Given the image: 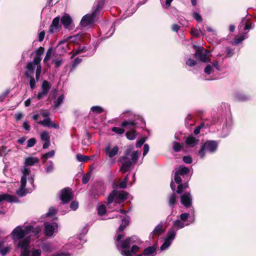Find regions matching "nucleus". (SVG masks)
I'll use <instances>...</instances> for the list:
<instances>
[{
    "label": "nucleus",
    "instance_id": "39",
    "mask_svg": "<svg viewBox=\"0 0 256 256\" xmlns=\"http://www.w3.org/2000/svg\"><path fill=\"white\" fill-rule=\"evenodd\" d=\"M106 212V208L104 205H100L98 208V213L100 216H102Z\"/></svg>",
    "mask_w": 256,
    "mask_h": 256
},
{
    "label": "nucleus",
    "instance_id": "8",
    "mask_svg": "<svg viewBox=\"0 0 256 256\" xmlns=\"http://www.w3.org/2000/svg\"><path fill=\"white\" fill-rule=\"evenodd\" d=\"M218 147V143L215 140H208L201 146L198 154L201 158L205 156L206 152L214 153L216 152Z\"/></svg>",
    "mask_w": 256,
    "mask_h": 256
},
{
    "label": "nucleus",
    "instance_id": "11",
    "mask_svg": "<svg viewBox=\"0 0 256 256\" xmlns=\"http://www.w3.org/2000/svg\"><path fill=\"white\" fill-rule=\"evenodd\" d=\"M36 68L32 67L30 64H28L26 65V70L24 73L26 77L29 80V83L32 90L36 88V82H38L36 78L34 77V70Z\"/></svg>",
    "mask_w": 256,
    "mask_h": 256
},
{
    "label": "nucleus",
    "instance_id": "33",
    "mask_svg": "<svg viewBox=\"0 0 256 256\" xmlns=\"http://www.w3.org/2000/svg\"><path fill=\"white\" fill-rule=\"evenodd\" d=\"M126 138L130 140H134L136 138V131L130 130L126 133Z\"/></svg>",
    "mask_w": 256,
    "mask_h": 256
},
{
    "label": "nucleus",
    "instance_id": "17",
    "mask_svg": "<svg viewBox=\"0 0 256 256\" xmlns=\"http://www.w3.org/2000/svg\"><path fill=\"white\" fill-rule=\"evenodd\" d=\"M6 200L8 202H18L17 198L14 196L4 194L0 195V206L3 204V201Z\"/></svg>",
    "mask_w": 256,
    "mask_h": 256
},
{
    "label": "nucleus",
    "instance_id": "28",
    "mask_svg": "<svg viewBox=\"0 0 256 256\" xmlns=\"http://www.w3.org/2000/svg\"><path fill=\"white\" fill-rule=\"evenodd\" d=\"M162 232V226L159 224L154 228L152 234L154 236H158Z\"/></svg>",
    "mask_w": 256,
    "mask_h": 256
},
{
    "label": "nucleus",
    "instance_id": "34",
    "mask_svg": "<svg viewBox=\"0 0 256 256\" xmlns=\"http://www.w3.org/2000/svg\"><path fill=\"white\" fill-rule=\"evenodd\" d=\"M40 139L43 141L50 140V136L48 132L46 131L42 132L40 134Z\"/></svg>",
    "mask_w": 256,
    "mask_h": 256
},
{
    "label": "nucleus",
    "instance_id": "21",
    "mask_svg": "<svg viewBox=\"0 0 256 256\" xmlns=\"http://www.w3.org/2000/svg\"><path fill=\"white\" fill-rule=\"evenodd\" d=\"M198 142V140L192 136H188L186 140V144L191 147H194L196 145Z\"/></svg>",
    "mask_w": 256,
    "mask_h": 256
},
{
    "label": "nucleus",
    "instance_id": "45",
    "mask_svg": "<svg viewBox=\"0 0 256 256\" xmlns=\"http://www.w3.org/2000/svg\"><path fill=\"white\" fill-rule=\"evenodd\" d=\"M86 48L85 46H82V48H80L78 50H76L72 54V56H71V58H72L74 56H76L77 54L81 53L84 52L86 51Z\"/></svg>",
    "mask_w": 256,
    "mask_h": 256
},
{
    "label": "nucleus",
    "instance_id": "44",
    "mask_svg": "<svg viewBox=\"0 0 256 256\" xmlns=\"http://www.w3.org/2000/svg\"><path fill=\"white\" fill-rule=\"evenodd\" d=\"M54 150H52L50 151V152H48L44 154L42 156V158L46 160L48 158H52V157L54 154Z\"/></svg>",
    "mask_w": 256,
    "mask_h": 256
},
{
    "label": "nucleus",
    "instance_id": "51",
    "mask_svg": "<svg viewBox=\"0 0 256 256\" xmlns=\"http://www.w3.org/2000/svg\"><path fill=\"white\" fill-rule=\"evenodd\" d=\"M146 138L144 137H143L140 139L136 144V146L137 148H140L142 146V145L144 144V142H146Z\"/></svg>",
    "mask_w": 256,
    "mask_h": 256
},
{
    "label": "nucleus",
    "instance_id": "60",
    "mask_svg": "<svg viewBox=\"0 0 256 256\" xmlns=\"http://www.w3.org/2000/svg\"><path fill=\"white\" fill-rule=\"evenodd\" d=\"M6 147L2 146L0 148V156H2L7 154Z\"/></svg>",
    "mask_w": 256,
    "mask_h": 256
},
{
    "label": "nucleus",
    "instance_id": "50",
    "mask_svg": "<svg viewBox=\"0 0 256 256\" xmlns=\"http://www.w3.org/2000/svg\"><path fill=\"white\" fill-rule=\"evenodd\" d=\"M90 174H87L84 175L82 178V182L83 184H86L88 182L89 180H90Z\"/></svg>",
    "mask_w": 256,
    "mask_h": 256
},
{
    "label": "nucleus",
    "instance_id": "16",
    "mask_svg": "<svg viewBox=\"0 0 256 256\" xmlns=\"http://www.w3.org/2000/svg\"><path fill=\"white\" fill-rule=\"evenodd\" d=\"M180 200L182 204L184 206L189 207L192 202V197L190 192H185L180 196Z\"/></svg>",
    "mask_w": 256,
    "mask_h": 256
},
{
    "label": "nucleus",
    "instance_id": "14",
    "mask_svg": "<svg viewBox=\"0 0 256 256\" xmlns=\"http://www.w3.org/2000/svg\"><path fill=\"white\" fill-rule=\"evenodd\" d=\"M72 198V193L69 188H65L61 191L60 198L63 204L68 202Z\"/></svg>",
    "mask_w": 256,
    "mask_h": 256
},
{
    "label": "nucleus",
    "instance_id": "53",
    "mask_svg": "<svg viewBox=\"0 0 256 256\" xmlns=\"http://www.w3.org/2000/svg\"><path fill=\"white\" fill-rule=\"evenodd\" d=\"M48 94V93L42 90L41 92H39L38 94H37V98L38 100H40L44 97H45Z\"/></svg>",
    "mask_w": 256,
    "mask_h": 256
},
{
    "label": "nucleus",
    "instance_id": "5",
    "mask_svg": "<svg viewBox=\"0 0 256 256\" xmlns=\"http://www.w3.org/2000/svg\"><path fill=\"white\" fill-rule=\"evenodd\" d=\"M30 236H26L24 240H20L17 244V247L20 248V256H40V249L31 248L30 246Z\"/></svg>",
    "mask_w": 256,
    "mask_h": 256
},
{
    "label": "nucleus",
    "instance_id": "25",
    "mask_svg": "<svg viewBox=\"0 0 256 256\" xmlns=\"http://www.w3.org/2000/svg\"><path fill=\"white\" fill-rule=\"evenodd\" d=\"M129 222L130 218L128 216H126L125 218H122V223L118 228V231L119 232L123 231L126 228V226L128 224Z\"/></svg>",
    "mask_w": 256,
    "mask_h": 256
},
{
    "label": "nucleus",
    "instance_id": "29",
    "mask_svg": "<svg viewBox=\"0 0 256 256\" xmlns=\"http://www.w3.org/2000/svg\"><path fill=\"white\" fill-rule=\"evenodd\" d=\"M247 38L248 36L246 34H243L240 36L235 38L232 41V44L235 45L238 44Z\"/></svg>",
    "mask_w": 256,
    "mask_h": 256
},
{
    "label": "nucleus",
    "instance_id": "20",
    "mask_svg": "<svg viewBox=\"0 0 256 256\" xmlns=\"http://www.w3.org/2000/svg\"><path fill=\"white\" fill-rule=\"evenodd\" d=\"M60 18L59 17H56L55 18L52 22V24L50 26V28H49V32L50 33H54V32H57L59 28H60Z\"/></svg>",
    "mask_w": 256,
    "mask_h": 256
},
{
    "label": "nucleus",
    "instance_id": "40",
    "mask_svg": "<svg viewBox=\"0 0 256 256\" xmlns=\"http://www.w3.org/2000/svg\"><path fill=\"white\" fill-rule=\"evenodd\" d=\"M128 180V174L124 178L123 180L120 182L119 187L121 188H124L126 186V183Z\"/></svg>",
    "mask_w": 256,
    "mask_h": 256
},
{
    "label": "nucleus",
    "instance_id": "48",
    "mask_svg": "<svg viewBox=\"0 0 256 256\" xmlns=\"http://www.w3.org/2000/svg\"><path fill=\"white\" fill-rule=\"evenodd\" d=\"M36 143V140L34 138L29 139L27 142V146L28 148L32 147Z\"/></svg>",
    "mask_w": 256,
    "mask_h": 256
},
{
    "label": "nucleus",
    "instance_id": "36",
    "mask_svg": "<svg viewBox=\"0 0 256 256\" xmlns=\"http://www.w3.org/2000/svg\"><path fill=\"white\" fill-rule=\"evenodd\" d=\"M52 50L51 48H50L48 51L46 52V55L45 56V58L44 60V62L46 63L48 61L52 58Z\"/></svg>",
    "mask_w": 256,
    "mask_h": 256
},
{
    "label": "nucleus",
    "instance_id": "61",
    "mask_svg": "<svg viewBox=\"0 0 256 256\" xmlns=\"http://www.w3.org/2000/svg\"><path fill=\"white\" fill-rule=\"evenodd\" d=\"M186 64L190 66H192L196 64V60L190 58L186 62Z\"/></svg>",
    "mask_w": 256,
    "mask_h": 256
},
{
    "label": "nucleus",
    "instance_id": "32",
    "mask_svg": "<svg viewBox=\"0 0 256 256\" xmlns=\"http://www.w3.org/2000/svg\"><path fill=\"white\" fill-rule=\"evenodd\" d=\"M136 124L137 123L134 121L124 120L122 123L121 126L122 127H128V128H130V126L136 125Z\"/></svg>",
    "mask_w": 256,
    "mask_h": 256
},
{
    "label": "nucleus",
    "instance_id": "58",
    "mask_svg": "<svg viewBox=\"0 0 256 256\" xmlns=\"http://www.w3.org/2000/svg\"><path fill=\"white\" fill-rule=\"evenodd\" d=\"M78 204L76 201H73L71 202L70 207L72 210H75L78 208Z\"/></svg>",
    "mask_w": 256,
    "mask_h": 256
},
{
    "label": "nucleus",
    "instance_id": "6",
    "mask_svg": "<svg viewBox=\"0 0 256 256\" xmlns=\"http://www.w3.org/2000/svg\"><path fill=\"white\" fill-rule=\"evenodd\" d=\"M22 172L23 176L21 178V186L20 188L16 191V194L20 196H23L26 194L24 188L26 186L27 178L32 185H33L34 182V176L30 174V170L29 168L24 166L22 169Z\"/></svg>",
    "mask_w": 256,
    "mask_h": 256
},
{
    "label": "nucleus",
    "instance_id": "63",
    "mask_svg": "<svg viewBox=\"0 0 256 256\" xmlns=\"http://www.w3.org/2000/svg\"><path fill=\"white\" fill-rule=\"evenodd\" d=\"M149 150V146L147 144H144V152H143V156H145Z\"/></svg>",
    "mask_w": 256,
    "mask_h": 256
},
{
    "label": "nucleus",
    "instance_id": "54",
    "mask_svg": "<svg viewBox=\"0 0 256 256\" xmlns=\"http://www.w3.org/2000/svg\"><path fill=\"white\" fill-rule=\"evenodd\" d=\"M212 66L210 64H208L204 69V72L208 74H212Z\"/></svg>",
    "mask_w": 256,
    "mask_h": 256
},
{
    "label": "nucleus",
    "instance_id": "43",
    "mask_svg": "<svg viewBox=\"0 0 256 256\" xmlns=\"http://www.w3.org/2000/svg\"><path fill=\"white\" fill-rule=\"evenodd\" d=\"M91 110L96 113L100 114L103 112V109L99 106H93L91 108Z\"/></svg>",
    "mask_w": 256,
    "mask_h": 256
},
{
    "label": "nucleus",
    "instance_id": "30",
    "mask_svg": "<svg viewBox=\"0 0 256 256\" xmlns=\"http://www.w3.org/2000/svg\"><path fill=\"white\" fill-rule=\"evenodd\" d=\"M50 84L46 80L43 81L42 84V90L46 92L48 94L49 92V90L50 88Z\"/></svg>",
    "mask_w": 256,
    "mask_h": 256
},
{
    "label": "nucleus",
    "instance_id": "52",
    "mask_svg": "<svg viewBox=\"0 0 256 256\" xmlns=\"http://www.w3.org/2000/svg\"><path fill=\"white\" fill-rule=\"evenodd\" d=\"M56 211L54 208H53V207L50 208L48 210V212L46 214V216H52L56 214Z\"/></svg>",
    "mask_w": 256,
    "mask_h": 256
},
{
    "label": "nucleus",
    "instance_id": "22",
    "mask_svg": "<svg viewBox=\"0 0 256 256\" xmlns=\"http://www.w3.org/2000/svg\"><path fill=\"white\" fill-rule=\"evenodd\" d=\"M39 161V160L36 157H28L26 158L24 162V164L26 166H34L36 164L38 163Z\"/></svg>",
    "mask_w": 256,
    "mask_h": 256
},
{
    "label": "nucleus",
    "instance_id": "7",
    "mask_svg": "<svg viewBox=\"0 0 256 256\" xmlns=\"http://www.w3.org/2000/svg\"><path fill=\"white\" fill-rule=\"evenodd\" d=\"M104 4V0H100L92 13L87 14L82 18L80 22L81 26L85 27L92 24L94 22L96 16L100 12V10L103 7Z\"/></svg>",
    "mask_w": 256,
    "mask_h": 256
},
{
    "label": "nucleus",
    "instance_id": "55",
    "mask_svg": "<svg viewBox=\"0 0 256 256\" xmlns=\"http://www.w3.org/2000/svg\"><path fill=\"white\" fill-rule=\"evenodd\" d=\"M180 174H178V173H176L174 174V180H175V182L178 184H182V178H181L180 177Z\"/></svg>",
    "mask_w": 256,
    "mask_h": 256
},
{
    "label": "nucleus",
    "instance_id": "47",
    "mask_svg": "<svg viewBox=\"0 0 256 256\" xmlns=\"http://www.w3.org/2000/svg\"><path fill=\"white\" fill-rule=\"evenodd\" d=\"M10 250V248L8 246L4 247L2 248H0V254L4 256L9 252Z\"/></svg>",
    "mask_w": 256,
    "mask_h": 256
},
{
    "label": "nucleus",
    "instance_id": "13",
    "mask_svg": "<svg viewBox=\"0 0 256 256\" xmlns=\"http://www.w3.org/2000/svg\"><path fill=\"white\" fill-rule=\"evenodd\" d=\"M58 224L55 222L50 223L46 222H44V233L47 236H52L54 232H58Z\"/></svg>",
    "mask_w": 256,
    "mask_h": 256
},
{
    "label": "nucleus",
    "instance_id": "15",
    "mask_svg": "<svg viewBox=\"0 0 256 256\" xmlns=\"http://www.w3.org/2000/svg\"><path fill=\"white\" fill-rule=\"evenodd\" d=\"M118 148L117 146L112 148L110 144H108L105 147L104 151L106 154L110 158H112L118 154Z\"/></svg>",
    "mask_w": 256,
    "mask_h": 256
},
{
    "label": "nucleus",
    "instance_id": "31",
    "mask_svg": "<svg viewBox=\"0 0 256 256\" xmlns=\"http://www.w3.org/2000/svg\"><path fill=\"white\" fill-rule=\"evenodd\" d=\"M176 202V196L174 194H172L169 197L168 204L170 207L174 208V205Z\"/></svg>",
    "mask_w": 256,
    "mask_h": 256
},
{
    "label": "nucleus",
    "instance_id": "1",
    "mask_svg": "<svg viewBox=\"0 0 256 256\" xmlns=\"http://www.w3.org/2000/svg\"><path fill=\"white\" fill-rule=\"evenodd\" d=\"M123 236H124L121 234H118L116 236V241L120 244V246L116 244L118 248L122 249L121 254L124 256H133V254L140 249V248L134 244H138L139 240L136 236H132L120 240Z\"/></svg>",
    "mask_w": 256,
    "mask_h": 256
},
{
    "label": "nucleus",
    "instance_id": "23",
    "mask_svg": "<svg viewBox=\"0 0 256 256\" xmlns=\"http://www.w3.org/2000/svg\"><path fill=\"white\" fill-rule=\"evenodd\" d=\"M72 22V18L69 15H64L62 18L61 22L64 26L67 28L69 26Z\"/></svg>",
    "mask_w": 256,
    "mask_h": 256
},
{
    "label": "nucleus",
    "instance_id": "9",
    "mask_svg": "<svg viewBox=\"0 0 256 256\" xmlns=\"http://www.w3.org/2000/svg\"><path fill=\"white\" fill-rule=\"evenodd\" d=\"M128 193L122 190L117 191L114 190L110 193L108 197V204H110L114 200L116 204H121L128 198Z\"/></svg>",
    "mask_w": 256,
    "mask_h": 256
},
{
    "label": "nucleus",
    "instance_id": "46",
    "mask_svg": "<svg viewBox=\"0 0 256 256\" xmlns=\"http://www.w3.org/2000/svg\"><path fill=\"white\" fill-rule=\"evenodd\" d=\"M236 99L240 101H246L248 99V97L243 94H238L236 96Z\"/></svg>",
    "mask_w": 256,
    "mask_h": 256
},
{
    "label": "nucleus",
    "instance_id": "59",
    "mask_svg": "<svg viewBox=\"0 0 256 256\" xmlns=\"http://www.w3.org/2000/svg\"><path fill=\"white\" fill-rule=\"evenodd\" d=\"M189 216V214L188 213H182L180 216V218L181 220L184 222L186 221L187 218Z\"/></svg>",
    "mask_w": 256,
    "mask_h": 256
},
{
    "label": "nucleus",
    "instance_id": "37",
    "mask_svg": "<svg viewBox=\"0 0 256 256\" xmlns=\"http://www.w3.org/2000/svg\"><path fill=\"white\" fill-rule=\"evenodd\" d=\"M54 164L52 161H49L48 164V166L46 168V172L49 174L51 173L54 170Z\"/></svg>",
    "mask_w": 256,
    "mask_h": 256
},
{
    "label": "nucleus",
    "instance_id": "10",
    "mask_svg": "<svg viewBox=\"0 0 256 256\" xmlns=\"http://www.w3.org/2000/svg\"><path fill=\"white\" fill-rule=\"evenodd\" d=\"M44 52V48L40 46L36 50V54L34 58V60L28 63L30 64L32 67H36V78L37 80H39L42 72V66L40 64V62L42 60L40 56L43 54Z\"/></svg>",
    "mask_w": 256,
    "mask_h": 256
},
{
    "label": "nucleus",
    "instance_id": "3",
    "mask_svg": "<svg viewBox=\"0 0 256 256\" xmlns=\"http://www.w3.org/2000/svg\"><path fill=\"white\" fill-rule=\"evenodd\" d=\"M140 154V152L139 151L130 152V150H126L124 152V155L120 158V162L122 163L120 170L123 173L128 171L132 164H134L137 162Z\"/></svg>",
    "mask_w": 256,
    "mask_h": 256
},
{
    "label": "nucleus",
    "instance_id": "62",
    "mask_svg": "<svg viewBox=\"0 0 256 256\" xmlns=\"http://www.w3.org/2000/svg\"><path fill=\"white\" fill-rule=\"evenodd\" d=\"M192 34L196 37H198L200 35L202 32L200 30H194L192 31Z\"/></svg>",
    "mask_w": 256,
    "mask_h": 256
},
{
    "label": "nucleus",
    "instance_id": "19",
    "mask_svg": "<svg viewBox=\"0 0 256 256\" xmlns=\"http://www.w3.org/2000/svg\"><path fill=\"white\" fill-rule=\"evenodd\" d=\"M156 247L154 246H148L146 248L143 253L138 255V256H154L156 254Z\"/></svg>",
    "mask_w": 256,
    "mask_h": 256
},
{
    "label": "nucleus",
    "instance_id": "18",
    "mask_svg": "<svg viewBox=\"0 0 256 256\" xmlns=\"http://www.w3.org/2000/svg\"><path fill=\"white\" fill-rule=\"evenodd\" d=\"M38 124L45 127L53 128H59V126L58 124H54L50 120L49 118H46L44 120L38 122Z\"/></svg>",
    "mask_w": 256,
    "mask_h": 256
},
{
    "label": "nucleus",
    "instance_id": "49",
    "mask_svg": "<svg viewBox=\"0 0 256 256\" xmlns=\"http://www.w3.org/2000/svg\"><path fill=\"white\" fill-rule=\"evenodd\" d=\"M82 59L80 58H75L72 62V68H74L77 65L82 62Z\"/></svg>",
    "mask_w": 256,
    "mask_h": 256
},
{
    "label": "nucleus",
    "instance_id": "42",
    "mask_svg": "<svg viewBox=\"0 0 256 256\" xmlns=\"http://www.w3.org/2000/svg\"><path fill=\"white\" fill-rule=\"evenodd\" d=\"M172 148L174 152H178L182 148V146L180 144L174 142L172 143Z\"/></svg>",
    "mask_w": 256,
    "mask_h": 256
},
{
    "label": "nucleus",
    "instance_id": "26",
    "mask_svg": "<svg viewBox=\"0 0 256 256\" xmlns=\"http://www.w3.org/2000/svg\"><path fill=\"white\" fill-rule=\"evenodd\" d=\"M190 172V170L186 166H180L178 168L176 171V173H178L180 175L183 176L186 174H188Z\"/></svg>",
    "mask_w": 256,
    "mask_h": 256
},
{
    "label": "nucleus",
    "instance_id": "4",
    "mask_svg": "<svg viewBox=\"0 0 256 256\" xmlns=\"http://www.w3.org/2000/svg\"><path fill=\"white\" fill-rule=\"evenodd\" d=\"M189 225L188 223L184 224V222L180 220H176L173 222V228H172L168 232L164 242L160 246L161 250L166 249L171 244L172 241L174 239L177 229L184 228L185 226Z\"/></svg>",
    "mask_w": 256,
    "mask_h": 256
},
{
    "label": "nucleus",
    "instance_id": "57",
    "mask_svg": "<svg viewBox=\"0 0 256 256\" xmlns=\"http://www.w3.org/2000/svg\"><path fill=\"white\" fill-rule=\"evenodd\" d=\"M42 249L44 251L46 252H48L51 251V247L50 245L48 244H44L42 246Z\"/></svg>",
    "mask_w": 256,
    "mask_h": 256
},
{
    "label": "nucleus",
    "instance_id": "56",
    "mask_svg": "<svg viewBox=\"0 0 256 256\" xmlns=\"http://www.w3.org/2000/svg\"><path fill=\"white\" fill-rule=\"evenodd\" d=\"M183 161L186 164H190L192 162V160L190 156H184L183 157Z\"/></svg>",
    "mask_w": 256,
    "mask_h": 256
},
{
    "label": "nucleus",
    "instance_id": "12",
    "mask_svg": "<svg viewBox=\"0 0 256 256\" xmlns=\"http://www.w3.org/2000/svg\"><path fill=\"white\" fill-rule=\"evenodd\" d=\"M194 46L196 50L195 53V57L196 58L200 59L202 62H207L208 60V52L202 47H198L195 46Z\"/></svg>",
    "mask_w": 256,
    "mask_h": 256
},
{
    "label": "nucleus",
    "instance_id": "35",
    "mask_svg": "<svg viewBox=\"0 0 256 256\" xmlns=\"http://www.w3.org/2000/svg\"><path fill=\"white\" fill-rule=\"evenodd\" d=\"M76 157L77 160L80 162H86L90 159V157L80 154H78Z\"/></svg>",
    "mask_w": 256,
    "mask_h": 256
},
{
    "label": "nucleus",
    "instance_id": "64",
    "mask_svg": "<svg viewBox=\"0 0 256 256\" xmlns=\"http://www.w3.org/2000/svg\"><path fill=\"white\" fill-rule=\"evenodd\" d=\"M44 36H45L44 32V31L41 32L38 34V40L40 42H42L44 38Z\"/></svg>",
    "mask_w": 256,
    "mask_h": 256
},
{
    "label": "nucleus",
    "instance_id": "38",
    "mask_svg": "<svg viewBox=\"0 0 256 256\" xmlns=\"http://www.w3.org/2000/svg\"><path fill=\"white\" fill-rule=\"evenodd\" d=\"M64 96L63 94L60 95L57 100L55 102L54 108H58L64 102Z\"/></svg>",
    "mask_w": 256,
    "mask_h": 256
},
{
    "label": "nucleus",
    "instance_id": "24",
    "mask_svg": "<svg viewBox=\"0 0 256 256\" xmlns=\"http://www.w3.org/2000/svg\"><path fill=\"white\" fill-rule=\"evenodd\" d=\"M64 60L62 56H55L52 60V63L56 68H58L64 63Z\"/></svg>",
    "mask_w": 256,
    "mask_h": 256
},
{
    "label": "nucleus",
    "instance_id": "2",
    "mask_svg": "<svg viewBox=\"0 0 256 256\" xmlns=\"http://www.w3.org/2000/svg\"><path fill=\"white\" fill-rule=\"evenodd\" d=\"M41 231V228L36 226L34 228L32 226H28L24 230L20 226L16 227L12 232V236L14 242L18 240V242L22 240H24L26 236H36Z\"/></svg>",
    "mask_w": 256,
    "mask_h": 256
},
{
    "label": "nucleus",
    "instance_id": "41",
    "mask_svg": "<svg viewBox=\"0 0 256 256\" xmlns=\"http://www.w3.org/2000/svg\"><path fill=\"white\" fill-rule=\"evenodd\" d=\"M112 130L118 134H122L124 132V129L118 127H114L112 128Z\"/></svg>",
    "mask_w": 256,
    "mask_h": 256
},
{
    "label": "nucleus",
    "instance_id": "27",
    "mask_svg": "<svg viewBox=\"0 0 256 256\" xmlns=\"http://www.w3.org/2000/svg\"><path fill=\"white\" fill-rule=\"evenodd\" d=\"M239 26L240 28L244 27V30H250L252 28L251 24H248V20L245 18H243L242 22L240 24Z\"/></svg>",
    "mask_w": 256,
    "mask_h": 256
}]
</instances>
